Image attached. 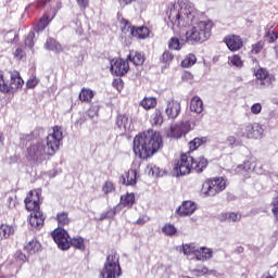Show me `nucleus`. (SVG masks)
<instances>
[{"instance_id": "f257e3e1", "label": "nucleus", "mask_w": 278, "mask_h": 278, "mask_svg": "<svg viewBox=\"0 0 278 278\" xmlns=\"http://www.w3.org/2000/svg\"><path fill=\"white\" fill-rule=\"evenodd\" d=\"M167 16L173 29L189 27L186 31V42L188 45L205 42L212 36L214 23L210 20L199 22V10L189 0H178L170 4L167 10Z\"/></svg>"}, {"instance_id": "f03ea898", "label": "nucleus", "mask_w": 278, "mask_h": 278, "mask_svg": "<svg viewBox=\"0 0 278 278\" xmlns=\"http://www.w3.org/2000/svg\"><path fill=\"white\" fill-rule=\"evenodd\" d=\"M63 139L62 127L54 126L46 138L47 146L43 142H35L27 148V159L37 162V164H42L49 155H55V152L60 151Z\"/></svg>"}, {"instance_id": "7ed1b4c3", "label": "nucleus", "mask_w": 278, "mask_h": 278, "mask_svg": "<svg viewBox=\"0 0 278 278\" xmlns=\"http://www.w3.org/2000/svg\"><path fill=\"white\" fill-rule=\"evenodd\" d=\"M161 147L162 135L153 129L137 135L132 142L134 153L137 157H140V160H149V157H153Z\"/></svg>"}, {"instance_id": "20e7f679", "label": "nucleus", "mask_w": 278, "mask_h": 278, "mask_svg": "<svg viewBox=\"0 0 278 278\" xmlns=\"http://www.w3.org/2000/svg\"><path fill=\"white\" fill-rule=\"evenodd\" d=\"M26 210L30 213L29 223L35 229L45 225V215L40 211V190L29 191L25 199Z\"/></svg>"}, {"instance_id": "39448f33", "label": "nucleus", "mask_w": 278, "mask_h": 278, "mask_svg": "<svg viewBox=\"0 0 278 278\" xmlns=\"http://www.w3.org/2000/svg\"><path fill=\"white\" fill-rule=\"evenodd\" d=\"M26 210L30 213L29 223L35 229L45 225V215L40 211V190L29 191L25 199Z\"/></svg>"}, {"instance_id": "423d86ee", "label": "nucleus", "mask_w": 278, "mask_h": 278, "mask_svg": "<svg viewBox=\"0 0 278 278\" xmlns=\"http://www.w3.org/2000/svg\"><path fill=\"white\" fill-rule=\"evenodd\" d=\"M23 78L18 72L0 71V92L4 94L14 93L18 88H23Z\"/></svg>"}, {"instance_id": "0eeeda50", "label": "nucleus", "mask_w": 278, "mask_h": 278, "mask_svg": "<svg viewBox=\"0 0 278 278\" xmlns=\"http://www.w3.org/2000/svg\"><path fill=\"white\" fill-rule=\"evenodd\" d=\"M118 253L112 252L108 255L104 267L100 273V278L121 277V263L118 262Z\"/></svg>"}, {"instance_id": "6e6552de", "label": "nucleus", "mask_w": 278, "mask_h": 278, "mask_svg": "<svg viewBox=\"0 0 278 278\" xmlns=\"http://www.w3.org/2000/svg\"><path fill=\"white\" fill-rule=\"evenodd\" d=\"M194 157L190 155V152L181 154L179 160L174 164V174L176 177H184V175H190L193 170Z\"/></svg>"}, {"instance_id": "1a4fd4ad", "label": "nucleus", "mask_w": 278, "mask_h": 278, "mask_svg": "<svg viewBox=\"0 0 278 278\" xmlns=\"http://www.w3.org/2000/svg\"><path fill=\"white\" fill-rule=\"evenodd\" d=\"M227 188V181L225 178L217 177L206 180L202 187V193L204 197H216V194L223 192Z\"/></svg>"}, {"instance_id": "9d476101", "label": "nucleus", "mask_w": 278, "mask_h": 278, "mask_svg": "<svg viewBox=\"0 0 278 278\" xmlns=\"http://www.w3.org/2000/svg\"><path fill=\"white\" fill-rule=\"evenodd\" d=\"M239 136L248 140H257L264 136V128L260 124L248 123L241 126Z\"/></svg>"}, {"instance_id": "9b49d317", "label": "nucleus", "mask_w": 278, "mask_h": 278, "mask_svg": "<svg viewBox=\"0 0 278 278\" xmlns=\"http://www.w3.org/2000/svg\"><path fill=\"white\" fill-rule=\"evenodd\" d=\"M52 238L61 251H68L71 249V237L64 228H56L52 232Z\"/></svg>"}, {"instance_id": "f8f14e48", "label": "nucleus", "mask_w": 278, "mask_h": 278, "mask_svg": "<svg viewBox=\"0 0 278 278\" xmlns=\"http://www.w3.org/2000/svg\"><path fill=\"white\" fill-rule=\"evenodd\" d=\"M194 129V124L190 122H184L181 124H177L170 127L169 131L167 132L168 138H181V136H186L188 131Z\"/></svg>"}, {"instance_id": "ddd939ff", "label": "nucleus", "mask_w": 278, "mask_h": 278, "mask_svg": "<svg viewBox=\"0 0 278 278\" xmlns=\"http://www.w3.org/2000/svg\"><path fill=\"white\" fill-rule=\"evenodd\" d=\"M254 77L256 78V84L261 86V88H268L273 85L274 78L266 68L258 67L253 72Z\"/></svg>"}, {"instance_id": "4468645a", "label": "nucleus", "mask_w": 278, "mask_h": 278, "mask_svg": "<svg viewBox=\"0 0 278 278\" xmlns=\"http://www.w3.org/2000/svg\"><path fill=\"white\" fill-rule=\"evenodd\" d=\"M111 71L118 77H123L129 72V62L123 59H113L111 61Z\"/></svg>"}, {"instance_id": "2eb2a0df", "label": "nucleus", "mask_w": 278, "mask_h": 278, "mask_svg": "<svg viewBox=\"0 0 278 278\" xmlns=\"http://www.w3.org/2000/svg\"><path fill=\"white\" fill-rule=\"evenodd\" d=\"M181 112V103L177 100H167L165 114L168 118H177Z\"/></svg>"}, {"instance_id": "dca6fc26", "label": "nucleus", "mask_w": 278, "mask_h": 278, "mask_svg": "<svg viewBox=\"0 0 278 278\" xmlns=\"http://www.w3.org/2000/svg\"><path fill=\"white\" fill-rule=\"evenodd\" d=\"M197 203L192 201H184L176 210L178 216H192L197 212Z\"/></svg>"}, {"instance_id": "f3484780", "label": "nucleus", "mask_w": 278, "mask_h": 278, "mask_svg": "<svg viewBox=\"0 0 278 278\" xmlns=\"http://www.w3.org/2000/svg\"><path fill=\"white\" fill-rule=\"evenodd\" d=\"M140 177V170L138 168H130L124 175H122L124 186H136L138 178Z\"/></svg>"}, {"instance_id": "a211bd4d", "label": "nucleus", "mask_w": 278, "mask_h": 278, "mask_svg": "<svg viewBox=\"0 0 278 278\" xmlns=\"http://www.w3.org/2000/svg\"><path fill=\"white\" fill-rule=\"evenodd\" d=\"M225 43L229 51H240L243 47L242 38L238 35H230L225 38Z\"/></svg>"}, {"instance_id": "6ab92c4d", "label": "nucleus", "mask_w": 278, "mask_h": 278, "mask_svg": "<svg viewBox=\"0 0 278 278\" xmlns=\"http://www.w3.org/2000/svg\"><path fill=\"white\" fill-rule=\"evenodd\" d=\"M217 218L220 223H240L242 220V214L238 212L220 213Z\"/></svg>"}, {"instance_id": "aec40b11", "label": "nucleus", "mask_w": 278, "mask_h": 278, "mask_svg": "<svg viewBox=\"0 0 278 278\" xmlns=\"http://www.w3.org/2000/svg\"><path fill=\"white\" fill-rule=\"evenodd\" d=\"M116 125L119 129H124V131H129L131 129V117L129 114H118L116 118Z\"/></svg>"}, {"instance_id": "412c9836", "label": "nucleus", "mask_w": 278, "mask_h": 278, "mask_svg": "<svg viewBox=\"0 0 278 278\" xmlns=\"http://www.w3.org/2000/svg\"><path fill=\"white\" fill-rule=\"evenodd\" d=\"M45 49L47 51H53V53H62V51H64V48H62V45L53 38L47 39L45 43Z\"/></svg>"}, {"instance_id": "4be33fe9", "label": "nucleus", "mask_w": 278, "mask_h": 278, "mask_svg": "<svg viewBox=\"0 0 278 278\" xmlns=\"http://www.w3.org/2000/svg\"><path fill=\"white\" fill-rule=\"evenodd\" d=\"M212 249L208 248H199L195 250V260L199 262H205V260H212Z\"/></svg>"}, {"instance_id": "5701e85b", "label": "nucleus", "mask_w": 278, "mask_h": 278, "mask_svg": "<svg viewBox=\"0 0 278 278\" xmlns=\"http://www.w3.org/2000/svg\"><path fill=\"white\" fill-rule=\"evenodd\" d=\"M127 61L132 62L135 66H142L144 64V55L140 52L130 51Z\"/></svg>"}, {"instance_id": "b1692460", "label": "nucleus", "mask_w": 278, "mask_h": 278, "mask_svg": "<svg viewBox=\"0 0 278 278\" xmlns=\"http://www.w3.org/2000/svg\"><path fill=\"white\" fill-rule=\"evenodd\" d=\"M190 111L194 112L195 114H201L203 112V100H201L199 96L191 99Z\"/></svg>"}, {"instance_id": "393cba45", "label": "nucleus", "mask_w": 278, "mask_h": 278, "mask_svg": "<svg viewBox=\"0 0 278 278\" xmlns=\"http://www.w3.org/2000/svg\"><path fill=\"white\" fill-rule=\"evenodd\" d=\"M24 249L27 251V253H29V255H34L42 249V245L37 240L33 239L25 244Z\"/></svg>"}, {"instance_id": "a878e982", "label": "nucleus", "mask_w": 278, "mask_h": 278, "mask_svg": "<svg viewBox=\"0 0 278 278\" xmlns=\"http://www.w3.org/2000/svg\"><path fill=\"white\" fill-rule=\"evenodd\" d=\"M189 270L192 275H194V277H203V275H207V273H210V269H207V267L204 265L191 264Z\"/></svg>"}, {"instance_id": "bb28decb", "label": "nucleus", "mask_w": 278, "mask_h": 278, "mask_svg": "<svg viewBox=\"0 0 278 278\" xmlns=\"http://www.w3.org/2000/svg\"><path fill=\"white\" fill-rule=\"evenodd\" d=\"M134 38H139V40H144V38H149V28L141 26L137 27L136 26L132 28V35Z\"/></svg>"}, {"instance_id": "cd10ccee", "label": "nucleus", "mask_w": 278, "mask_h": 278, "mask_svg": "<svg viewBox=\"0 0 278 278\" xmlns=\"http://www.w3.org/2000/svg\"><path fill=\"white\" fill-rule=\"evenodd\" d=\"M78 98H79V101H83L84 103H90L94 98V91H92L89 88H83L80 90Z\"/></svg>"}, {"instance_id": "c85d7f7f", "label": "nucleus", "mask_w": 278, "mask_h": 278, "mask_svg": "<svg viewBox=\"0 0 278 278\" xmlns=\"http://www.w3.org/2000/svg\"><path fill=\"white\" fill-rule=\"evenodd\" d=\"M136 203V195L134 193H126L121 197L119 205L123 207H131Z\"/></svg>"}, {"instance_id": "c756f323", "label": "nucleus", "mask_w": 278, "mask_h": 278, "mask_svg": "<svg viewBox=\"0 0 278 278\" xmlns=\"http://www.w3.org/2000/svg\"><path fill=\"white\" fill-rule=\"evenodd\" d=\"M207 168V159L200 156L198 160L194 161L193 159V170L195 173H203Z\"/></svg>"}, {"instance_id": "7c9ffc66", "label": "nucleus", "mask_w": 278, "mask_h": 278, "mask_svg": "<svg viewBox=\"0 0 278 278\" xmlns=\"http://www.w3.org/2000/svg\"><path fill=\"white\" fill-rule=\"evenodd\" d=\"M150 123L154 127H160L164 123V117L162 116V111L155 110L150 117Z\"/></svg>"}, {"instance_id": "2f4dec72", "label": "nucleus", "mask_w": 278, "mask_h": 278, "mask_svg": "<svg viewBox=\"0 0 278 278\" xmlns=\"http://www.w3.org/2000/svg\"><path fill=\"white\" fill-rule=\"evenodd\" d=\"M197 64V55L193 53L187 54L185 59L181 61L180 65L182 68H190Z\"/></svg>"}, {"instance_id": "473e14b6", "label": "nucleus", "mask_w": 278, "mask_h": 278, "mask_svg": "<svg viewBox=\"0 0 278 278\" xmlns=\"http://www.w3.org/2000/svg\"><path fill=\"white\" fill-rule=\"evenodd\" d=\"M207 142V137H197L189 142V151H197L201 144H205Z\"/></svg>"}, {"instance_id": "72a5a7b5", "label": "nucleus", "mask_w": 278, "mask_h": 278, "mask_svg": "<svg viewBox=\"0 0 278 278\" xmlns=\"http://www.w3.org/2000/svg\"><path fill=\"white\" fill-rule=\"evenodd\" d=\"M70 247H74V249L84 251L86 249V244L84 243V238L74 237V238L70 239Z\"/></svg>"}, {"instance_id": "f704fd0d", "label": "nucleus", "mask_w": 278, "mask_h": 278, "mask_svg": "<svg viewBox=\"0 0 278 278\" xmlns=\"http://www.w3.org/2000/svg\"><path fill=\"white\" fill-rule=\"evenodd\" d=\"M12 233H14V227L5 224L0 226V238L8 239Z\"/></svg>"}, {"instance_id": "c9c22d12", "label": "nucleus", "mask_w": 278, "mask_h": 278, "mask_svg": "<svg viewBox=\"0 0 278 278\" xmlns=\"http://www.w3.org/2000/svg\"><path fill=\"white\" fill-rule=\"evenodd\" d=\"M140 105L143 110H153L157 105V100L155 98H144Z\"/></svg>"}, {"instance_id": "e433bc0d", "label": "nucleus", "mask_w": 278, "mask_h": 278, "mask_svg": "<svg viewBox=\"0 0 278 278\" xmlns=\"http://www.w3.org/2000/svg\"><path fill=\"white\" fill-rule=\"evenodd\" d=\"M119 23H121V29H122L123 34H128L129 36H131L135 26H131L129 21H127L125 18H122L119 21Z\"/></svg>"}, {"instance_id": "4c0bfd02", "label": "nucleus", "mask_w": 278, "mask_h": 278, "mask_svg": "<svg viewBox=\"0 0 278 278\" xmlns=\"http://www.w3.org/2000/svg\"><path fill=\"white\" fill-rule=\"evenodd\" d=\"M47 25H49V15L45 14L42 18L38 22L35 29L38 34H40V31H45Z\"/></svg>"}, {"instance_id": "58836bf2", "label": "nucleus", "mask_w": 278, "mask_h": 278, "mask_svg": "<svg viewBox=\"0 0 278 278\" xmlns=\"http://www.w3.org/2000/svg\"><path fill=\"white\" fill-rule=\"evenodd\" d=\"M56 220L60 225V227H64V225H68L71 223V219L68 218V213L61 212L56 215Z\"/></svg>"}, {"instance_id": "ea45409f", "label": "nucleus", "mask_w": 278, "mask_h": 278, "mask_svg": "<svg viewBox=\"0 0 278 278\" xmlns=\"http://www.w3.org/2000/svg\"><path fill=\"white\" fill-rule=\"evenodd\" d=\"M228 62H229V64H231L232 66H236L237 68H242V66H244L242 59L238 54L230 56L228 59Z\"/></svg>"}, {"instance_id": "a19ab883", "label": "nucleus", "mask_w": 278, "mask_h": 278, "mask_svg": "<svg viewBox=\"0 0 278 278\" xmlns=\"http://www.w3.org/2000/svg\"><path fill=\"white\" fill-rule=\"evenodd\" d=\"M162 232L165 236H175V233H177V228L173 224H165L162 228Z\"/></svg>"}, {"instance_id": "79ce46f5", "label": "nucleus", "mask_w": 278, "mask_h": 278, "mask_svg": "<svg viewBox=\"0 0 278 278\" xmlns=\"http://www.w3.org/2000/svg\"><path fill=\"white\" fill-rule=\"evenodd\" d=\"M182 253L184 255H192V253L197 255V247L192 243H185L182 244Z\"/></svg>"}, {"instance_id": "37998d69", "label": "nucleus", "mask_w": 278, "mask_h": 278, "mask_svg": "<svg viewBox=\"0 0 278 278\" xmlns=\"http://www.w3.org/2000/svg\"><path fill=\"white\" fill-rule=\"evenodd\" d=\"M264 38L266 42L273 43L278 39V31L275 33V30L268 29L266 30Z\"/></svg>"}, {"instance_id": "c03bdc74", "label": "nucleus", "mask_w": 278, "mask_h": 278, "mask_svg": "<svg viewBox=\"0 0 278 278\" xmlns=\"http://www.w3.org/2000/svg\"><path fill=\"white\" fill-rule=\"evenodd\" d=\"M168 47L174 51H179L181 49V42H179L178 38H170L168 41Z\"/></svg>"}, {"instance_id": "a18cd8bd", "label": "nucleus", "mask_w": 278, "mask_h": 278, "mask_svg": "<svg viewBox=\"0 0 278 278\" xmlns=\"http://www.w3.org/2000/svg\"><path fill=\"white\" fill-rule=\"evenodd\" d=\"M148 173L151 177H160L162 174V169L155 165H149L148 166Z\"/></svg>"}, {"instance_id": "49530a36", "label": "nucleus", "mask_w": 278, "mask_h": 278, "mask_svg": "<svg viewBox=\"0 0 278 278\" xmlns=\"http://www.w3.org/2000/svg\"><path fill=\"white\" fill-rule=\"evenodd\" d=\"M34 38H36V33L29 31L25 39V46L28 47V49H34Z\"/></svg>"}, {"instance_id": "de8ad7c7", "label": "nucleus", "mask_w": 278, "mask_h": 278, "mask_svg": "<svg viewBox=\"0 0 278 278\" xmlns=\"http://www.w3.org/2000/svg\"><path fill=\"white\" fill-rule=\"evenodd\" d=\"M161 62H163V64H170V62H173V53L165 50L162 54Z\"/></svg>"}, {"instance_id": "09e8293b", "label": "nucleus", "mask_w": 278, "mask_h": 278, "mask_svg": "<svg viewBox=\"0 0 278 278\" xmlns=\"http://www.w3.org/2000/svg\"><path fill=\"white\" fill-rule=\"evenodd\" d=\"M271 212L274 216L277 218L278 217V191L276 192V195L271 201Z\"/></svg>"}, {"instance_id": "8fccbe9b", "label": "nucleus", "mask_w": 278, "mask_h": 278, "mask_svg": "<svg viewBox=\"0 0 278 278\" xmlns=\"http://www.w3.org/2000/svg\"><path fill=\"white\" fill-rule=\"evenodd\" d=\"M102 192H104V194H110V192H114V182H112V181H106V182L102 186Z\"/></svg>"}, {"instance_id": "3c124183", "label": "nucleus", "mask_w": 278, "mask_h": 278, "mask_svg": "<svg viewBox=\"0 0 278 278\" xmlns=\"http://www.w3.org/2000/svg\"><path fill=\"white\" fill-rule=\"evenodd\" d=\"M250 112H251V114H254V116H257V115L262 114V104L261 103H254L250 108Z\"/></svg>"}, {"instance_id": "603ef678", "label": "nucleus", "mask_w": 278, "mask_h": 278, "mask_svg": "<svg viewBox=\"0 0 278 278\" xmlns=\"http://www.w3.org/2000/svg\"><path fill=\"white\" fill-rule=\"evenodd\" d=\"M115 214H116V208H111L110 211L102 213L100 215L99 220H105V218H113Z\"/></svg>"}, {"instance_id": "864d4df0", "label": "nucleus", "mask_w": 278, "mask_h": 278, "mask_svg": "<svg viewBox=\"0 0 278 278\" xmlns=\"http://www.w3.org/2000/svg\"><path fill=\"white\" fill-rule=\"evenodd\" d=\"M263 49H264V42L258 41L252 46V53H255L257 55V53H262Z\"/></svg>"}, {"instance_id": "5fc2aeb1", "label": "nucleus", "mask_w": 278, "mask_h": 278, "mask_svg": "<svg viewBox=\"0 0 278 278\" xmlns=\"http://www.w3.org/2000/svg\"><path fill=\"white\" fill-rule=\"evenodd\" d=\"M14 257L17 262H27V255L23 251L15 252Z\"/></svg>"}, {"instance_id": "6e6d98bb", "label": "nucleus", "mask_w": 278, "mask_h": 278, "mask_svg": "<svg viewBox=\"0 0 278 278\" xmlns=\"http://www.w3.org/2000/svg\"><path fill=\"white\" fill-rule=\"evenodd\" d=\"M242 165H243V168L245 169V173H249V170L255 169V163L251 161H245Z\"/></svg>"}, {"instance_id": "4d7b16f0", "label": "nucleus", "mask_w": 278, "mask_h": 278, "mask_svg": "<svg viewBox=\"0 0 278 278\" xmlns=\"http://www.w3.org/2000/svg\"><path fill=\"white\" fill-rule=\"evenodd\" d=\"M89 118H94V116H98L99 114V108L97 106H91L88 112H87Z\"/></svg>"}, {"instance_id": "13d9d810", "label": "nucleus", "mask_w": 278, "mask_h": 278, "mask_svg": "<svg viewBox=\"0 0 278 278\" xmlns=\"http://www.w3.org/2000/svg\"><path fill=\"white\" fill-rule=\"evenodd\" d=\"M27 88H36L38 86V78L30 77L26 83Z\"/></svg>"}, {"instance_id": "bf43d9fd", "label": "nucleus", "mask_w": 278, "mask_h": 278, "mask_svg": "<svg viewBox=\"0 0 278 278\" xmlns=\"http://www.w3.org/2000/svg\"><path fill=\"white\" fill-rule=\"evenodd\" d=\"M235 175H244V173H247V170L244 169V165H238L235 169H233Z\"/></svg>"}, {"instance_id": "052dcab7", "label": "nucleus", "mask_w": 278, "mask_h": 278, "mask_svg": "<svg viewBox=\"0 0 278 278\" xmlns=\"http://www.w3.org/2000/svg\"><path fill=\"white\" fill-rule=\"evenodd\" d=\"M79 8H81L83 10H86L88 8V3L89 1L88 0H76Z\"/></svg>"}, {"instance_id": "680f3d73", "label": "nucleus", "mask_w": 278, "mask_h": 278, "mask_svg": "<svg viewBox=\"0 0 278 278\" xmlns=\"http://www.w3.org/2000/svg\"><path fill=\"white\" fill-rule=\"evenodd\" d=\"M119 7L125 8L127 5H131L134 3V0H118Z\"/></svg>"}, {"instance_id": "e2e57ef3", "label": "nucleus", "mask_w": 278, "mask_h": 278, "mask_svg": "<svg viewBox=\"0 0 278 278\" xmlns=\"http://www.w3.org/2000/svg\"><path fill=\"white\" fill-rule=\"evenodd\" d=\"M14 55H15V58H17L18 60H23V49L17 48V49L14 51Z\"/></svg>"}, {"instance_id": "0e129e2a", "label": "nucleus", "mask_w": 278, "mask_h": 278, "mask_svg": "<svg viewBox=\"0 0 278 278\" xmlns=\"http://www.w3.org/2000/svg\"><path fill=\"white\" fill-rule=\"evenodd\" d=\"M227 144H229L230 147H233V144H236V137L230 136L227 138L226 140Z\"/></svg>"}, {"instance_id": "69168bd1", "label": "nucleus", "mask_w": 278, "mask_h": 278, "mask_svg": "<svg viewBox=\"0 0 278 278\" xmlns=\"http://www.w3.org/2000/svg\"><path fill=\"white\" fill-rule=\"evenodd\" d=\"M51 0H38V8H45Z\"/></svg>"}, {"instance_id": "338daca9", "label": "nucleus", "mask_w": 278, "mask_h": 278, "mask_svg": "<svg viewBox=\"0 0 278 278\" xmlns=\"http://www.w3.org/2000/svg\"><path fill=\"white\" fill-rule=\"evenodd\" d=\"M138 5H140V8H139L140 12H144V10H147V3L138 2Z\"/></svg>"}, {"instance_id": "774afa93", "label": "nucleus", "mask_w": 278, "mask_h": 278, "mask_svg": "<svg viewBox=\"0 0 278 278\" xmlns=\"http://www.w3.org/2000/svg\"><path fill=\"white\" fill-rule=\"evenodd\" d=\"M236 253H244V248L238 247V248L236 249Z\"/></svg>"}]
</instances>
